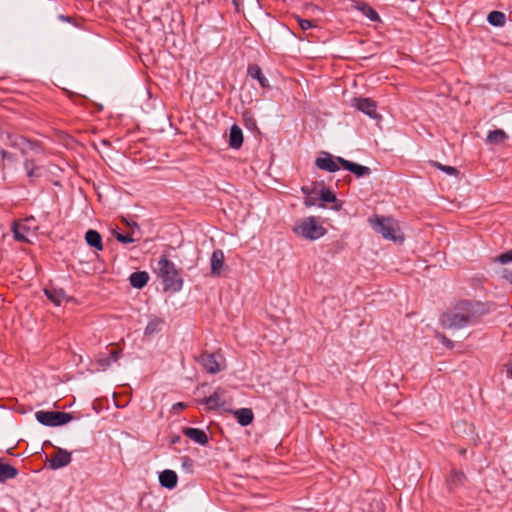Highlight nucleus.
Returning <instances> with one entry per match:
<instances>
[{"mask_svg":"<svg viewBox=\"0 0 512 512\" xmlns=\"http://www.w3.org/2000/svg\"><path fill=\"white\" fill-rule=\"evenodd\" d=\"M489 312L488 307L479 301H462L441 317V324L447 329H462L476 324Z\"/></svg>","mask_w":512,"mask_h":512,"instance_id":"nucleus-1","label":"nucleus"},{"mask_svg":"<svg viewBox=\"0 0 512 512\" xmlns=\"http://www.w3.org/2000/svg\"><path fill=\"white\" fill-rule=\"evenodd\" d=\"M157 275L162 280L164 289L174 292L180 291L183 285L182 277L175 264L165 255L161 256L157 263Z\"/></svg>","mask_w":512,"mask_h":512,"instance_id":"nucleus-2","label":"nucleus"},{"mask_svg":"<svg viewBox=\"0 0 512 512\" xmlns=\"http://www.w3.org/2000/svg\"><path fill=\"white\" fill-rule=\"evenodd\" d=\"M293 232L299 237L313 241L324 236L326 229L316 217L310 216L298 221L293 227Z\"/></svg>","mask_w":512,"mask_h":512,"instance_id":"nucleus-3","label":"nucleus"},{"mask_svg":"<svg viewBox=\"0 0 512 512\" xmlns=\"http://www.w3.org/2000/svg\"><path fill=\"white\" fill-rule=\"evenodd\" d=\"M369 223L376 232L383 236V238L394 242L402 241L403 237L400 233L398 224L392 218L375 216L374 218L369 219Z\"/></svg>","mask_w":512,"mask_h":512,"instance_id":"nucleus-4","label":"nucleus"},{"mask_svg":"<svg viewBox=\"0 0 512 512\" xmlns=\"http://www.w3.org/2000/svg\"><path fill=\"white\" fill-rule=\"evenodd\" d=\"M35 417L39 423L45 426H60L72 420V415L67 412L60 411H44L39 410L35 413Z\"/></svg>","mask_w":512,"mask_h":512,"instance_id":"nucleus-5","label":"nucleus"},{"mask_svg":"<svg viewBox=\"0 0 512 512\" xmlns=\"http://www.w3.org/2000/svg\"><path fill=\"white\" fill-rule=\"evenodd\" d=\"M71 460V453L65 449L59 448L54 454L51 455V458L48 460V462L51 469L57 470L70 464Z\"/></svg>","mask_w":512,"mask_h":512,"instance_id":"nucleus-6","label":"nucleus"},{"mask_svg":"<svg viewBox=\"0 0 512 512\" xmlns=\"http://www.w3.org/2000/svg\"><path fill=\"white\" fill-rule=\"evenodd\" d=\"M337 161L340 163V165L349 172L353 173L356 177H365L369 176L371 174V170L367 166H363L351 161H348L342 157H337Z\"/></svg>","mask_w":512,"mask_h":512,"instance_id":"nucleus-7","label":"nucleus"},{"mask_svg":"<svg viewBox=\"0 0 512 512\" xmlns=\"http://www.w3.org/2000/svg\"><path fill=\"white\" fill-rule=\"evenodd\" d=\"M340 164L337 161V157L333 158L331 154L327 152H323L320 157L316 159V166L321 169L328 172H336L339 170Z\"/></svg>","mask_w":512,"mask_h":512,"instance_id":"nucleus-8","label":"nucleus"},{"mask_svg":"<svg viewBox=\"0 0 512 512\" xmlns=\"http://www.w3.org/2000/svg\"><path fill=\"white\" fill-rule=\"evenodd\" d=\"M199 363L207 372L211 374H216L221 370L220 363L218 362L217 355L215 354H201L199 357Z\"/></svg>","mask_w":512,"mask_h":512,"instance_id":"nucleus-9","label":"nucleus"},{"mask_svg":"<svg viewBox=\"0 0 512 512\" xmlns=\"http://www.w3.org/2000/svg\"><path fill=\"white\" fill-rule=\"evenodd\" d=\"M353 106L363 113L367 114L371 118H377L376 103L368 98H355L353 100Z\"/></svg>","mask_w":512,"mask_h":512,"instance_id":"nucleus-10","label":"nucleus"},{"mask_svg":"<svg viewBox=\"0 0 512 512\" xmlns=\"http://www.w3.org/2000/svg\"><path fill=\"white\" fill-rule=\"evenodd\" d=\"M46 297L56 306H60L63 302L72 298L68 297L64 289L56 287H47L44 289Z\"/></svg>","mask_w":512,"mask_h":512,"instance_id":"nucleus-11","label":"nucleus"},{"mask_svg":"<svg viewBox=\"0 0 512 512\" xmlns=\"http://www.w3.org/2000/svg\"><path fill=\"white\" fill-rule=\"evenodd\" d=\"M224 253L222 250H214L210 257L211 274L213 276H220L224 267Z\"/></svg>","mask_w":512,"mask_h":512,"instance_id":"nucleus-12","label":"nucleus"},{"mask_svg":"<svg viewBox=\"0 0 512 512\" xmlns=\"http://www.w3.org/2000/svg\"><path fill=\"white\" fill-rule=\"evenodd\" d=\"M204 404L209 410L222 408L226 404L224 391L222 389H217L212 395L204 399Z\"/></svg>","mask_w":512,"mask_h":512,"instance_id":"nucleus-13","label":"nucleus"},{"mask_svg":"<svg viewBox=\"0 0 512 512\" xmlns=\"http://www.w3.org/2000/svg\"><path fill=\"white\" fill-rule=\"evenodd\" d=\"M182 432L186 437L200 445H206L208 443V436L202 429L184 427Z\"/></svg>","mask_w":512,"mask_h":512,"instance_id":"nucleus-14","label":"nucleus"},{"mask_svg":"<svg viewBox=\"0 0 512 512\" xmlns=\"http://www.w3.org/2000/svg\"><path fill=\"white\" fill-rule=\"evenodd\" d=\"M14 239L18 242L30 243L29 227L26 223L15 222L12 226Z\"/></svg>","mask_w":512,"mask_h":512,"instance_id":"nucleus-15","label":"nucleus"},{"mask_svg":"<svg viewBox=\"0 0 512 512\" xmlns=\"http://www.w3.org/2000/svg\"><path fill=\"white\" fill-rule=\"evenodd\" d=\"M159 482L162 487L173 489L178 482V476L175 471L166 469L159 474Z\"/></svg>","mask_w":512,"mask_h":512,"instance_id":"nucleus-16","label":"nucleus"},{"mask_svg":"<svg viewBox=\"0 0 512 512\" xmlns=\"http://www.w3.org/2000/svg\"><path fill=\"white\" fill-rule=\"evenodd\" d=\"M134 225H135V230L132 229L127 234L115 232L114 233L115 238L123 244H128V243H133V242L139 241L141 239V231H140V228L137 223H134Z\"/></svg>","mask_w":512,"mask_h":512,"instance_id":"nucleus-17","label":"nucleus"},{"mask_svg":"<svg viewBox=\"0 0 512 512\" xmlns=\"http://www.w3.org/2000/svg\"><path fill=\"white\" fill-rule=\"evenodd\" d=\"M232 413L241 426H247L251 424L254 418L253 411L250 408H240L238 410L232 411Z\"/></svg>","mask_w":512,"mask_h":512,"instance_id":"nucleus-18","label":"nucleus"},{"mask_svg":"<svg viewBox=\"0 0 512 512\" xmlns=\"http://www.w3.org/2000/svg\"><path fill=\"white\" fill-rule=\"evenodd\" d=\"M85 240L87 244L97 251L103 250L102 237L96 230L90 229L85 234Z\"/></svg>","mask_w":512,"mask_h":512,"instance_id":"nucleus-19","label":"nucleus"},{"mask_svg":"<svg viewBox=\"0 0 512 512\" xmlns=\"http://www.w3.org/2000/svg\"><path fill=\"white\" fill-rule=\"evenodd\" d=\"M243 143V133L239 126L233 125L229 134V145L233 149H238Z\"/></svg>","mask_w":512,"mask_h":512,"instance_id":"nucleus-20","label":"nucleus"},{"mask_svg":"<svg viewBox=\"0 0 512 512\" xmlns=\"http://www.w3.org/2000/svg\"><path fill=\"white\" fill-rule=\"evenodd\" d=\"M129 280L132 287L141 289L147 284L149 275L145 271H137L130 275Z\"/></svg>","mask_w":512,"mask_h":512,"instance_id":"nucleus-21","label":"nucleus"},{"mask_svg":"<svg viewBox=\"0 0 512 512\" xmlns=\"http://www.w3.org/2000/svg\"><path fill=\"white\" fill-rule=\"evenodd\" d=\"M18 471L15 467L2 463L0 461V482H5L8 479H13L17 476Z\"/></svg>","mask_w":512,"mask_h":512,"instance_id":"nucleus-22","label":"nucleus"},{"mask_svg":"<svg viewBox=\"0 0 512 512\" xmlns=\"http://www.w3.org/2000/svg\"><path fill=\"white\" fill-rule=\"evenodd\" d=\"M248 73L251 77L258 80L263 88L269 87L268 79L263 75L261 68L258 65H252L248 68Z\"/></svg>","mask_w":512,"mask_h":512,"instance_id":"nucleus-23","label":"nucleus"},{"mask_svg":"<svg viewBox=\"0 0 512 512\" xmlns=\"http://www.w3.org/2000/svg\"><path fill=\"white\" fill-rule=\"evenodd\" d=\"M489 24L495 27H502L506 23V14L501 11H491L487 16Z\"/></svg>","mask_w":512,"mask_h":512,"instance_id":"nucleus-24","label":"nucleus"},{"mask_svg":"<svg viewBox=\"0 0 512 512\" xmlns=\"http://www.w3.org/2000/svg\"><path fill=\"white\" fill-rule=\"evenodd\" d=\"M120 355V350L112 349L110 350L107 357L100 356L98 358V363L103 369H106L111 365L112 362H116L120 358Z\"/></svg>","mask_w":512,"mask_h":512,"instance_id":"nucleus-25","label":"nucleus"},{"mask_svg":"<svg viewBox=\"0 0 512 512\" xmlns=\"http://www.w3.org/2000/svg\"><path fill=\"white\" fill-rule=\"evenodd\" d=\"M506 139L507 134L501 129L490 131L487 135V142L490 144L498 145L503 143Z\"/></svg>","mask_w":512,"mask_h":512,"instance_id":"nucleus-26","label":"nucleus"},{"mask_svg":"<svg viewBox=\"0 0 512 512\" xmlns=\"http://www.w3.org/2000/svg\"><path fill=\"white\" fill-rule=\"evenodd\" d=\"M465 480V475L461 471L452 470L451 474L447 478V484L450 489L457 487L459 484H462Z\"/></svg>","mask_w":512,"mask_h":512,"instance_id":"nucleus-27","label":"nucleus"},{"mask_svg":"<svg viewBox=\"0 0 512 512\" xmlns=\"http://www.w3.org/2000/svg\"><path fill=\"white\" fill-rule=\"evenodd\" d=\"M24 167H25L27 176L31 180L40 177V175H41L40 168L34 163L33 160L26 159L24 162Z\"/></svg>","mask_w":512,"mask_h":512,"instance_id":"nucleus-28","label":"nucleus"},{"mask_svg":"<svg viewBox=\"0 0 512 512\" xmlns=\"http://www.w3.org/2000/svg\"><path fill=\"white\" fill-rule=\"evenodd\" d=\"M164 321L160 318L150 320L145 328V335H152L161 330Z\"/></svg>","mask_w":512,"mask_h":512,"instance_id":"nucleus-29","label":"nucleus"},{"mask_svg":"<svg viewBox=\"0 0 512 512\" xmlns=\"http://www.w3.org/2000/svg\"><path fill=\"white\" fill-rule=\"evenodd\" d=\"M302 192L306 195L304 198V204L306 207H312L317 205L319 198V193L316 194L314 192H309L307 187H302Z\"/></svg>","mask_w":512,"mask_h":512,"instance_id":"nucleus-30","label":"nucleus"},{"mask_svg":"<svg viewBox=\"0 0 512 512\" xmlns=\"http://www.w3.org/2000/svg\"><path fill=\"white\" fill-rule=\"evenodd\" d=\"M319 198L323 202H334L336 200L335 194L326 188H322L319 192Z\"/></svg>","mask_w":512,"mask_h":512,"instance_id":"nucleus-31","label":"nucleus"},{"mask_svg":"<svg viewBox=\"0 0 512 512\" xmlns=\"http://www.w3.org/2000/svg\"><path fill=\"white\" fill-rule=\"evenodd\" d=\"M297 22L303 31H306L311 28H315L317 26L314 21H311L308 19H302L300 17H297Z\"/></svg>","mask_w":512,"mask_h":512,"instance_id":"nucleus-32","label":"nucleus"},{"mask_svg":"<svg viewBox=\"0 0 512 512\" xmlns=\"http://www.w3.org/2000/svg\"><path fill=\"white\" fill-rule=\"evenodd\" d=\"M497 260L501 264H507L512 262V250L502 253L501 255L498 256Z\"/></svg>","mask_w":512,"mask_h":512,"instance_id":"nucleus-33","label":"nucleus"},{"mask_svg":"<svg viewBox=\"0 0 512 512\" xmlns=\"http://www.w3.org/2000/svg\"><path fill=\"white\" fill-rule=\"evenodd\" d=\"M436 166L448 175H456L458 173L457 169L453 166H446L440 163H437Z\"/></svg>","mask_w":512,"mask_h":512,"instance_id":"nucleus-34","label":"nucleus"},{"mask_svg":"<svg viewBox=\"0 0 512 512\" xmlns=\"http://www.w3.org/2000/svg\"><path fill=\"white\" fill-rule=\"evenodd\" d=\"M366 15L369 19L375 21V20H378L379 19V16L377 14V12L375 10H373L372 8L370 7H366Z\"/></svg>","mask_w":512,"mask_h":512,"instance_id":"nucleus-35","label":"nucleus"},{"mask_svg":"<svg viewBox=\"0 0 512 512\" xmlns=\"http://www.w3.org/2000/svg\"><path fill=\"white\" fill-rule=\"evenodd\" d=\"M187 407V405L183 402H178V403H175L172 407L173 410H176V411H180V410H183Z\"/></svg>","mask_w":512,"mask_h":512,"instance_id":"nucleus-36","label":"nucleus"},{"mask_svg":"<svg viewBox=\"0 0 512 512\" xmlns=\"http://www.w3.org/2000/svg\"><path fill=\"white\" fill-rule=\"evenodd\" d=\"M503 277H504L505 279H507L509 282H511V283H512V271H511V270L505 269V270L503 271Z\"/></svg>","mask_w":512,"mask_h":512,"instance_id":"nucleus-37","label":"nucleus"},{"mask_svg":"<svg viewBox=\"0 0 512 512\" xmlns=\"http://www.w3.org/2000/svg\"><path fill=\"white\" fill-rule=\"evenodd\" d=\"M442 339H443V342H444L447 346H449V347H452V346H453L452 342H451L449 339H446L444 336H442Z\"/></svg>","mask_w":512,"mask_h":512,"instance_id":"nucleus-38","label":"nucleus"},{"mask_svg":"<svg viewBox=\"0 0 512 512\" xmlns=\"http://www.w3.org/2000/svg\"><path fill=\"white\" fill-rule=\"evenodd\" d=\"M134 223H135V222H127V226L129 227L130 231H131L132 229H134V230H135V225H134Z\"/></svg>","mask_w":512,"mask_h":512,"instance_id":"nucleus-39","label":"nucleus"},{"mask_svg":"<svg viewBox=\"0 0 512 512\" xmlns=\"http://www.w3.org/2000/svg\"><path fill=\"white\" fill-rule=\"evenodd\" d=\"M179 440H180V437H179V436H177L175 439H173V440H172V442H173V443H176V442H178Z\"/></svg>","mask_w":512,"mask_h":512,"instance_id":"nucleus-40","label":"nucleus"},{"mask_svg":"<svg viewBox=\"0 0 512 512\" xmlns=\"http://www.w3.org/2000/svg\"><path fill=\"white\" fill-rule=\"evenodd\" d=\"M508 373L512 376V364L510 365V367L508 369Z\"/></svg>","mask_w":512,"mask_h":512,"instance_id":"nucleus-41","label":"nucleus"}]
</instances>
